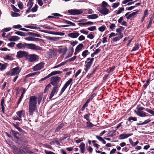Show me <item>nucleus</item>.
<instances>
[{
    "label": "nucleus",
    "instance_id": "obj_1",
    "mask_svg": "<svg viewBox=\"0 0 154 154\" xmlns=\"http://www.w3.org/2000/svg\"><path fill=\"white\" fill-rule=\"evenodd\" d=\"M17 47L19 49H23L27 48L35 51L42 50V48L37 45H36L32 43H19L16 45Z\"/></svg>",
    "mask_w": 154,
    "mask_h": 154
},
{
    "label": "nucleus",
    "instance_id": "obj_2",
    "mask_svg": "<svg viewBox=\"0 0 154 154\" xmlns=\"http://www.w3.org/2000/svg\"><path fill=\"white\" fill-rule=\"evenodd\" d=\"M37 98L35 96H31L29 98V113L32 116L35 111L37 112Z\"/></svg>",
    "mask_w": 154,
    "mask_h": 154
},
{
    "label": "nucleus",
    "instance_id": "obj_3",
    "mask_svg": "<svg viewBox=\"0 0 154 154\" xmlns=\"http://www.w3.org/2000/svg\"><path fill=\"white\" fill-rule=\"evenodd\" d=\"M38 58V55L35 54H29L28 53L26 59L29 62H32L37 60Z\"/></svg>",
    "mask_w": 154,
    "mask_h": 154
},
{
    "label": "nucleus",
    "instance_id": "obj_4",
    "mask_svg": "<svg viewBox=\"0 0 154 154\" xmlns=\"http://www.w3.org/2000/svg\"><path fill=\"white\" fill-rule=\"evenodd\" d=\"M68 13L71 15H79L83 13V11L82 9H76L68 10Z\"/></svg>",
    "mask_w": 154,
    "mask_h": 154
},
{
    "label": "nucleus",
    "instance_id": "obj_5",
    "mask_svg": "<svg viewBox=\"0 0 154 154\" xmlns=\"http://www.w3.org/2000/svg\"><path fill=\"white\" fill-rule=\"evenodd\" d=\"M20 71V70L19 67H17L11 69L9 72L7 73V74L10 76L14 75L19 74Z\"/></svg>",
    "mask_w": 154,
    "mask_h": 154
},
{
    "label": "nucleus",
    "instance_id": "obj_6",
    "mask_svg": "<svg viewBox=\"0 0 154 154\" xmlns=\"http://www.w3.org/2000/svg\"><path fill=\"white\" fill-rule=\"evenodd\" d=\"M59 87L58 86V85H56L54 86L50 94V96L49 97V99L50 100L57 93L58 91Z\"/></svg>",
    "mask_w": 154,
    "mask_h": 154
},
{
    "label": "nucleus",
    "instance_id": "obj_7",
    "mask_svg": "<svg viewBox=\"0 0 154 154\" xmlns=\"http://www.w3.org/2000/svg\"><path fill=\"white\" fill-rule=\"evenodd\" d=\"M28 53L26 51H19L17 52L16 57L19 58L25 57L26 58Z\"/></svg>",
    "mask_w": 154,
    "mask_h": 154
},
{
    "label": "nucleus",
    "instance_id": "obj_8",
    "mask_svg": "<svg viewBox=\"0 0 154 154\" xmlns=\"http://www.w3.org/2000/svg\"><path fill=\"white\" fill-rule=\"evenodd\" d=\"M51 84L55 86V83H58L59 82L60 80L61 79V78L57 76H55L54 77H52L51 78Z\"/></svg>",
    "mask_w": 154,
    "mask_h": 154
},
{
    "label": "nucleus",
    "instance_id": "obj_9",
    "mask_svg": "<svg viewBox=\"0 0 154 154\" xmlns=\"http://www.w3.org/2000/svg\"><path fill=\"white\" fill-rule=\"evenodd\" d=\"M45 63L43 62H41L37 64L33 68V71H36L40 70L42 69L44 66Z\"/></svg>",
    "mask_w": 154,
    "mask_h": 154
},
{
    "label": "nucleus",
    "instance_id": "obj_10",
    "mask_svg": "<svg viewBox=\"0 0 154 154\" xmlns=\"http://www.w3.org/2000/svg\"><path fill=\"white\" fill-rule=\"evenodd\" d=\"M98 10L101 14L104 15H106L109 12V10L106 8L100 7L98 8Z\"/></svg>",
    "mask_w": 154,
    "mask_h": 154
},
{
    "label": "nucleus",
    "instance_id": "obj_11",
    "mask_svg": "<svg viewBox=\"0 0 154 154\" xmlns=\"http://www.w3.org/2000/svg\"><path fill=\"white\" fill-rule=\"evenodd\" d=\"M116 36L112 38L114 42H117L121 39L123 37V35L122 33L116 34Z\"/></svg>",
    "mask_w": 154,
    "mask_h": 154
},
{
    "label": "nucleus",
    "instance_id": "obj_12",
    "mask_svg": "<svg viewBox=\"0 0 154 154\" xmlns=\"http://www.w3.org/2000/svg\"><path fill=\"white\" fill-rule=\"evenodd\" d=\"M11 132L15 139H16L17 141L20 140V138L19 137L20 134L18 132H15L13 130H11Z\"/></svg>",
    "mask_w": 154,
    "mask_h": 154
},
{
    "label": "nucleus",
    "instance_id": "obj_13",
    "mask_svg": "<svg viewBox=\"0 0 154 154\" xmlns=\"http://www.w3.org/2000/svg\"><path fill=\"white\" fill-rule=\"evenodd\" d=\"M40 31L42 32H45V33L55 34V35H60V36H63L65 35V33H64L62 32H55V33H53L48 32V31H46V30H40Z\"/></svg>",
    "mask_w": 154,
    "mask_h": 154
},
{
    "label": "nucleus",
    "instance_id": "obj_14",
    "mask_svg": "<svg viewBox=\"0 0 154 154\" xmlns=\"http://www.w3.org/2000/svg\"><path fill=\"white\" fill-rule=\"evenodd\" d=\"M79 35V32H75L69 33L68 34V35L69 37L72 38H77Z\"/></svg>",
    "mask_w": 154,
    "mask_h": 154
},
{
    "label": "nucleus",
    "instance_id": "obj_15",
    "mask_svg": "<svg viewBox=\"0 0 154 154\" xmlns=\"http://www.w3.org/2000/svg\"><path fill=\"white\" fill-rule=\"evenodd\" d=\"M132 135L131 134H122L119 135V139L122 140L126 138L129 137Z\"/></svg>",
    "mask_w": 154,
    "mask_h": 154
},
{
    "label": "nucleus",
    "instance_id": "obj_16",
    "mask_svg": "<svg viewBox=\"0 0 154 154\" xmlns=\"http://www.w3.org/2000/svg\"><path fill=\"white\" fill-rule=\"evenodd\" d=\"M135 113L138 116L141 117H144L146 116V113L143 111H137Z\"/></svg>",
    "mask_w": 154,
    "mask_h": 154
},
{
    "label": "nucleus",
    "instance_id": "obj_17",
    "mask_svg": "<svg viewBox=\"0 0 154 154\" xmlns=\"http://www.w3.org/2000/svg\"><path fill=\"white\" fill-rule=\"evenodd\" d=\"M20 39V38L17 36H11L9 39V40L10 41H16L19 40Z\"/></svg>",
    "mask_w": 154,
    "mask_h": 154
},
{
    "label": "nucleus",
    "instance_id": "obj_18",
    "mask_svg": "<svg viewBox=\"0 0 154 154\" xmlns=\"http://www.w3.org/2000/svg\"><path fill=\"white\" fill-rule=\"evenodd\" d=\"M16 114L19 118L21 119V118L23 115H25L24 111L23 110H21L17 112Z\"/></svg>",
    "mask_w": 154,
    "mask_h": 154
},
{
    "label": "nucleus",
    "instance_id": "obj_19",
    "mask_svg": "<svg viewBox=\"0 0 154 154\" xmlns=\"http://www.w3.org/2000/svg\"><path fill=\"white\" fill-rule=\"evenodd\" d=\"M98 15L96 14H93L87 16V18L89 19H94L98 17Z\"/></svg>",
    "mask_w": 154,
    "mask_h": 154
},
{
    "label": "nucleus",
    "instance_id": "obj_20",
    "mask_svg": "<svg viewBox=\"0 0 154 154\" xmlns=\"http://www.w3.org/2000/svg\"><path fill=\"white\" fill-rule=\"evenodd\" d=\"M94 58H87V68L90 67L92 64V62L93 61Z\"/></svg>",
    "mask_w": 154,
    "mask_h": 154
},
{
    "label": "nucleus",
    "instance_id": "obj_21",
    "mask_svg": "<svg viewBox=\"0 0 154 154\" xmlns=\"http://www.w3.org/2000/svg\"><path fill=\"white\" fill-rule=\"evenodd\" d=\"M139 11H137L136 12H133L131 14L129 15L127 17H126V18L127 19H129L131 18L134 16L136 15L138 13Z\"/></svg>",
    "mask_w": 154,
    "mask_h": 154
},
{
    "label": "nucleus",
    "instance_id": "obj_22",
    "mask_svg": "<svg viewBox=\"0 0 154 154\" xmlns=\"http://www.w3.org/2000/svg\"><path fill=\"white\" fill-rule=\"evenodd\" d=\"M52 15L54 16H48V18H53L55 17H61L62 15L57 13H54L52 14Z\"/></svg>",
    "mask_w": 154,
    "mask_h": 154
},
{
    "label": "nucleus",
    "instance_id": "obj_23",
    "mask_svg": "<svg viewBox=\"0 0 154 154\" xmlns=\"http://www.w3.org/2000/svg\"><path fill=\"white\" fill-rule=\"evenodd\" d=\"M79 147L81 152L83 153H84L85 148V144L83 143H81Z\"/></svg>",
    "mask_w": 154,
    "mask_h": 154
},
{
    "label": "nucleus",
    "instance_id": "obj_24",
    "mask_svg": "<svg viewBox=\"0 0 154 154\" xmlns=\"http://www.w3.org/2000/svg\"><path fill=\"white\" fill-rule=\"evenodd\" d=\"M62 73V72L59 71H54L52 72L50 74H49L50 77L58 74H60Z\"/></svg>",
    "mask_w": 154,
    "mask_h": 154
},
{
    "label": "nucleus",
    "instance_id": "obj_25",
    "mask_svg": "<svg viewBox=\"0 0 154 154\" xmlns=\"http://www.w3.org/2000/svg\"><path fill=\"white\" fill-rule=\"evenodd\" d=\"M7 66V64L5 63L2 64L0 63V69L1 70H4L6 69Z\"/></svg>",
    "mask_w": 154,
    "mask_h": 154
},
{
    "label": "nucleus",
    "instance_id": "obj_26",
    "mask_svg": "<svg viewBox=\"0 0 154 154\" xmlns=\"http://www.w3.org/2000/svg\"><path fill=\"white\" fill-rule=\"evenodd\" d=\"M100 6V7L107 8L109 6V5L106 2L103 1L101 4Z\"/></svg>",
    "mask_w": 154,
    "mask_h": 154
},
{
    "label": "nucleus",
    "instance_id": "obj_27",
    "mask_svg": "<svg viewBox=\"0 0 154 154\" xmlns=\"http://www.w3.org/2000/svg\"><path fill=\"white\" fill-rule=\"evenodd\" d=\"M129 141L130 143L133 146H135L137 145L139 143L138 141H136L135 142H134L131 139H129Z\"/></svg>",
    "mask_w": 154,
    "mask_h": 154
},
{
    "label": "nucleus",
    "instance_id": "obj_28",
    "mask_svg": "<svg viewBox=\"0 0 154 154\" xmlns=\"http://www.w3.org/2000/svg\"><path fill=\"white\" fill-rule=\"evenodd\" d=\"M83 44H79L76 47V49H75V51L76 52L79 51L83 47Z\"/></svg>",
    "mask_w": 154,
    "mask_h": 154
},
{
    "label": "nucleus",
    "instance_id": "obj_29",
    "mask_svg": "<svg viewBox=\"0 0 154 154\" xmlns=\"http://www.w3.org/2000/svg\"><path fill=\"white\" fill-rule=\"evenodd\" d=\"M64 125L63 123H61L56 128L55 131V132L59 131L63 127Z\"/></svg>",
    "mask_w": 154,
    "mask_h": 154
},
{
    "label": "nucleus",
    "instance_id": "obj_30",
    "mask_svg": "<svg viewBox=\"0 0 154 154\" xmlns=\"http://www.w3.org/2000/svg\"><path fill=\"white\" fill-rule=\"evenodd\" d=\"M148 15V10L146 9L144 11L143 16V17H142V19L141 20V22H143V21L144 20V18H145V17H146V16Z\"/></svg>",
    "mask_w": 154,
    "mask_h": 154
},
{
    "label": "nucleus",
    "instance_id": "obj_31",
    "mask_svg": "<svg viewBox=\"0 0 154 154\" xmlns=\"http://www.w3.org/2000/svg\"><path fill=\"white\" fill-rule=\"evenodd\" d=\"M15 33L22 36H25L26 35V34L24 32L20 31H16L15 32Z\"/></svg>",
    "mask_w": 154,
    "mask_h": 154
},
{
    "label": "nucleus",
    "instance_id": "obj_32",
    "mask_svg": "<svg viewBox=\"0 0 154 154\" xmlns=\"http://www.w3.org/2000/svg\"><path fill=\"white\" fill-rule=\"evenodd\" d=\"M33 3L32 2V0H29L27 4V6L28 8H31L33 5Z\"/></svg>",
    "mask_w": 154,
    "mask_h": 154
},
{
    "label": "nucleus",
    "instance_id": "obj_33",
    "mask_svg": "<svg viewBox=\"0 0 154 154\" xmlns=\"http://www.w3.org/2000/svg\"><path fill=\"white\" fill-rule=\"evenodd\" d=\"M14 126L20 132L23 133L24 132V131L21 128H20L19 127H18L17 125H16L15 124H14Z\"/></svg>",
    "mask_w": 154,
    "mask_h": 154
},
{
    "label": "nucleus",
    "instance_id": "obj_34",
    "mask_svg": "<svg viewBox=\"0 0 154 154\" xmlns=\"http://www.w3.org/2000/svg\"><path fill=\"white\" fill-rule=\"evenodd\" d=\"M39 26L41 27H43V28H45V29H53V28L51 27H50L47 25H40Z\"/></svg>",
    "mask_w": 154,
    "mask_h": 154
},
{
    "label": "nucleus",
    "instance_id": "obj_35",
    "mask_svg": "<svg viewBox=\"0 0 154 154\" xmlns=\"http://www.w3.org/2000/svg\"><path fill=\"white\" fill-rule=\"evenodd\" d=\"M64 21L65 22V23H67L68 24H69V26H75V24L72 22L71 21H69L67 20H64Z\"/></svg>",
    "mask_w": 154,
    "mask_h": 154
},
{
    "label": "nucleus",
    "instance_id": "obj_36",
    "mask_svg": "<svg viewBox=\"0 0 154 154\" xmlns=\"http://www.w3.org/2000/svg\"><path fill=\"white\" fill-rule=\"evenodd\" d=\"M28 34L30 35H32L36 37H40L41 36L39 34L35 33L33 32H29L28 33Z\"/></svg>",
    "mask_w": 154,
    "mask_h": 154
},
{
    "label": "nucleus",
    "instance_id": "obj_37",
    "mask_svg": "<svg viewBox=\"0 0 154 154\" xmlns=\"http://www.w3.org/2000/svg\"><path fill=\"white\" fill-rule=\"evenodd\" d=\"M11 7L12 8L13 10L16 12H19L20 10L17 8L14 5H11Z\"/></svg>",
    "mask_w": 154,
    "mask_h": 154
},
{
    "label": "nucleus",
    "instance_id": "obj_38",
    "mask_svg": "<svg viewBox=\"0 0 154 154\" xmlns=\"http://www.w3.org/2000/svg\"><path fill=\"white\" fill-rule=\"evenodd\" d=\"M72 79L71 78H70L69 79V80L67 81L66 83L64 85L66 86L67 87L70 84V83L72 82Z\"/></svg>",
    "mask_w": 154,
    "mask_h": 154
},
{
    "label": "nucleus",
    "instance_id": "obj_39",
    "mask_svg": "<svg viewBox=\"0 0 154 154\" xmlns=\"http://www.w3.org/2000/svg\"><path fill=\"white\" fill-rule=\"evenodd\" d=\"M72 79L71 78H70L69 79V80L67 81L66 83L64 85L66 86L67 87L70 84V83L72 82Z\"/></svg>",
    "mask_w": 154,
    "mask_h": 154
},
{
    "label": "nucleus",
    "instance_id": "obj_40",
    "mask_svg": "<svg viewBox=\"0 0 154 154\" xmlns=\"http://www.w3.org/2000/svg\"><path fill=\"white\" fill-rule=\"evenodd\" d=\"M11 15L12 17H17L20 16V14L19 13L12 12L11 13Z\"/></svg>",
    "mask_w": 154,
    "mask_h": 154
},
{
    "label": "nucleus",
    "instance_id": "obj_41",
    "mask_svg": "<svg viewBox=\"0 0 154 154\" xmlns=\"http://www.w3.org/2000/svg\"><path fill=\"white\" fill-rule=\"evenodd\" d=\"M144 108L141 106H137V107L136 109L137 110H135L134 112H136L137 111H141L142 110L144 109Z\"/></svg>",
    "mask_w": 154,
    "mask_h": 154
},
{
    "label": "nucleus",
    "instance_id": "obj_42",
    "mask_svg": "<svg viewBox=\"0 0 154 154\" xmlns=\"http://www.w3.org/2000/svg\"><path fill=\"white\" fill-rule=\"evenodd\" d=\"M4 58L6 60H13V58L11 56L6 55L4 57Z\"/></svg>",
    "mask_w": 154,
    "mask_h": 154
},
{
    "label": "nucleus",
    "instance_id": "obj_43",
    "mask_svg": "<svg viewBox=\"0 0 154 154\" xmlns=\"http://www.w3.org/2000/svg\"><path fill=\"white\" fill-rule=\"evenodd\" d=\"M38 7V6L36 5H35V6L32 8L31 11L32 12H35L37 10Z\"/></svg>",
    "mask_w": 154,
    "mask_h": 154
},
{
    "label": "nucleus",
    "instance_id": "obj_44",
    "mask_svg": "<svg viewBox=\"0 0 154 154\" xmlns=\"http://www.w3.org/2000/svg\"><path fill=\"white\" fill-rule=\"evenodd\" d=\"M119 2L114 3L112 4V7L113 8H115L118 7L119 5Z\"/></svg>",
    "mask_w": 154,
    "mask_h": 154
},
{
    "label": "nucleus",
    "instance_id": "obj_45",
    "mask_svg": "<svg viewBox=\"0 0 154 154\" xmlns=\"http://www.w3.org/2000/svg\"><path fill=\"white\" fill-rule=\"evenodd\" d=\"M33 38H34L32 37L29 36L28 37H26V38H25V39L28 41H33Z\"/></svg>",
    "mask_w": 154,
    "mask_h": 154
},
{
    "label": "nucleus",
    "instance_id": "obj_46",
    "mask_svg": "<svg viewBox=\"0 0 154 154\" xmlns=\"http://www.w3.org/2000/svg\"><path fill=\"white\" fill-rule=\"evenodd\" d=\"M21 27L22 26L20 24H18L13 26L12 27V28L14 29H17L20 30V29L21 28Z\"/></svg>",
    "mask_w": 154,
    "mask_h": 154
},
{
    "label": "nucleus",
    "instance_id": "obj_47",
    "mask_svg": "<svg viewBox=\"0 0 154 154\" xmlns=\"http://www.w3.org/2000/svg\"><path fill=\"white\" fill-rule=\"evenodd\" d=\"M51 87V85L50 84H48L45 88V89L44 93H46L47 91H48L49 88H50Z\"/></svg>",
    "mask_w": 154,
    "mask_h": 154
},
{
    "label": "nucleus",
    "instance_id": "obj_48",
    "mask_svg": "<svg viewBox=\"0 0 154 154\" xmlns=\"http://www.w3.org/2000/svg\"><path fill=\"white\" fill-rule=\"evenodd\" d=\"M124 10V8H119L116 12V14H119L121 13L122 11Z\"/></svg>",
    "mask_w": 154,
    "mask_h": 154
},
{
    "label": "nucleus",
    "instance_id": "obj_49",
    "mask_svg": "<svg viewBox=\"0 0 154 154\" xmlns=\"http://www.w3.org/2000/svg\"><path fill=\"white\" fill-rule=\"evenodd\" d=\"M88 29L90 31H93L96 29V27L95 26H92L88 27Z\"/></svg>",
    "mask_w": 154,
    "mask_h": 154
},
{
    "label": "nucleus",
    "instance_id": "obj_50",
    "mask_svg": "<svg viewBox=\"0 0 154 154\" xmlns=\"http://www.w3.org/2000/svg\"><path fill=\"white\" fill-rule=\"evenodd\" d=\"M128 120L129 121H130L131 120H132L134 121H137V118L135 117H129Z\"/></svg>",
    "mask_w": 154,
    "mask_h": 154
},
{
    "label": "nucleus",
    "instance_id": "obj_51",
    "mask_svg": "<svg viewBox=\"0 0 154 154\" xmlns=\"http://www.w3.org/2000/svg\"><path fill=\"white\" fill-rule=\"evenodd\" d=\"M82 70L81 69L78 70L76 72L75 74L74 75V76L75 78H76L78 75L81 73Z\"/></svg>",
    "mask_w": 154,
    "mask_h": 154
},
{
    "label": "nucleus",
    "instance_id": "obj_52",
    "mask_svg": "<svg viewBox=\"0 0 154 154\" xmlns=\"http://www.w3.org/2000/svg\"><path fill=\"white\" fill-rule=\"evenodd\" d=\"M36 74V72H34L32 73H30L29 74H28L26 75V78H28L29 77L33 76L34 75Z\"/></svg>",
    "mask_w": 154,
    "mask_h": 154
},
{
    "label": "nucleus",
    "instance_id": "obj_53",
    "mask_svg": "<svg viewBox=\"0 0 154 154\" xmlns=\"http://www.w3.org/2000/svg\"><path fill=\"white\" fill-rule=\"evenodd\" d=\"M139 48V46L138 45H137L133 48L132 50V51H135L137 50Z\"/></svg>",
    "mask_w": 154,
    "mask_h": 154
},
{
    "label": "nucleus",
    "instance_id": "obj_54",
    "mask_svg": "<svg viewBox=\"0 0 154 154\" xmlns=\"http://www.w3.org/2000/svg\"><path fill=\"white\" fill-rule=\"evenodd\" d=\"M18 5L19 8L21 10L23 8V4L22 3L20 2H19L18 3Z\"/></svg>",
    "mask_w": 154,
    "mask_h": 154
},
{
    "label": "nucleus",
    "instance_id": "obj_55",
    "mask_svg": "<svg viewBox=\"0 0 154 154\" xmlns=\"http://www.w3.org/2000/svg\"><path fill=\"white\" fill-rule=\"evenodd\" d=\"M115 27L116 26L115 24L114 23H112L111 24V25L109 26V28L112 30H113Z\"/></svg>",
    "mask_w": 154,
    "mask_h": 154
},
{
    "label": "nucleus",
    "instance_id": "obj_56",
    "mask_svg": "<svg viewBox=\"0 0 154 154\" xmlns=\"http://www.w3.org/2000/svg\"><path fill=\"white\" fill-rule=\"evenodd\" d=\"M105 29V27L103 26H101L98 28L99 31L101 32H103Z\"/></svg>",
    "mask_w": 154,
    "mask_h": 154
},
{
    "label": "nucleus",
    "instance_id": "obj_57",
    "mask_svg": "<svg viewBox=\"0 0 154 154\" xmlns=\"http://www.w3.org/2000/svg\"><path fill=\"white\" fill-rule=\"evenodd\" d=\"M67 87L65 85H64V86L62 88L61 90L60 91V94H61L62 93H63L64 91H65V89H66V88Z\"/></svg>",
    "mask_w": 154,
    "mask_h": 154
},
{
    "label": "nucleus",
    "instance_id": "obj_58",
    "mask_svg": "<svg viewBox=\"0 0 154 154\" xmlns=\"http://www.w3.org/2000/svg\"><path fill=\"white\" fill-rule=\"evenodd\" d=\"M76 57L75 56H73L70 59H69L67 60V61L71 62V61H73L76 59Z\"/></svg>",
    "mask_w": 154,
    "mask_h": 154
},
{
    "label": "nucleus",
    "instance_id": "obj_59",
    "mask_svg": "<svg viewBox=\"0 0 154 154\" xmlns=\"http://www.w3.org/2000/svg\"><path fill=\"white\" fill-rule=\"evenodd\" d=\"M87 38H90L91 39H93L94 38V35L92 34H89L87 35Z\"/></svg>",
    "mask_w": 154,
    "mask_h": 154
},
{
    "label": "nucleus",
    "instance_id": "obj_60",
    "mask_svg": "<svg viewBox=\"0 0 154 154\" xmlns=\"http://www.w3.org/2000/svg\"><path fill=\"white\" fill-rule=\"evenodd\" d=\"M87 125V127H89V128H91V127H92L94 125L92 124L90 122H88V121Z\"/></svg>",
    "mask_w": 154,
    "mask_h": 154
},
{
    "label": "nucleus",
    "instance_id": "obj_61",
    "mask_svg": "<svg viewBox=\"0 0 154 154\" xmlns=\"http://www.w3.org/2000/svg\"><path fill=\"white\" fill-rule=\"evenodd\" d=\"M61 37H53L52 40L57 41L60 39Z\"/></svg>",
    "mask_w": 154,
    "mask_h": 154
},
{
    "label": "nucleus",
    "instance_id": "obj_62",
    "mask_svg": "<svg viewBox=\"0 0 154 154\" xmlns=\"http://www.w3.org/2000/svg\"><path fill=\"white\" fill-rule=\"evenodd\" d=\"M15 44V43L12 42L8 44V45L9 47H13L14 46Z\"/></svg>",
    "mask_w": 154,
    "mask_h": 154
},
{
    "label": "nucleus",
    "instance_id": "obj_63",
    "mask_svg": "<svg viewBox=\"0 0 154 154\" xmlns=\"http://www.w3.org/2000/svg\"><path fill=\"white\" fill-rule=\"evenodd\" d=\"M96 137L99 141H102L103 140V139L100 136L96 135Z\"/></svg>",
    "mask_w": 154,
    "mask_h": 154
},
{
    "label": "nucleus",
    "instance_id": "obj_64",
    "mask_svg": "<svg viewBox=\"0 0 154 154\" xmlns=\"http://www.w3.org/2000/svg\"><path fill=\"white\" fill-rule=\"evenodd\" d=\"M45 152L46 154H54V153L52 152L48 151L46 150H45Z\"/></svg>",
    "mask_w": 154,
    "mask_h": 154
}]
</instances>
